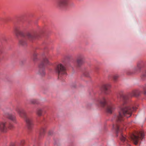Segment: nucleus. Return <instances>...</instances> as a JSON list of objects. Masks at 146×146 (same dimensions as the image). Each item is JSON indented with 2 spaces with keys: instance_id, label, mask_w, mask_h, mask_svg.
<instances>
[{
  "instance_id": "obj_1",
  "label": "nucleus",
  "mask_w": 146,
  "mask_h": 146,
  "mask_svg": "<svg viewBox=\"0 0 146 146\" xmlns=\"http://www.w3.org/2000/svg\"><path fill=\"white\" fill-rule=\"evenodd\" d=\"M118 98H119L122 100V102L119 107L120 110L118 115L115 116V119L116 124L113 125V128L115 129L117 134L119 131V127L117 123L121 122L124 119V116L127 118L129 117L131 115L132 112L133 111H135L137 109L136 107H133L132 108L130 107L131 104L127 101V97L122 94L118 95L117 96Z\"/></svg>"
},
{
  "instance_id": "obj_2",
  "label": "nucleus",
  "mask_w": 146,
  "mask_h": 146,
  "mask_svg": "<svg viewBox=\"0 0 146 146\" xmlns=\"http://www.w3.org/2000/svg\"><path fill=\"white\" fill-rule=\"evenodd\" d=\"M14 33L17 36L19 35L21 36V38L19 40V44L23 45L27 44V39L28 38L30 40H32L36 38V35L35 33H27L26 35H24L23 33L18 28L14 29Z\"/></svg>"
},
{
  "instance_id": "obj_3",
  "label": "nucleus",
  "mask_w": 146,
  "mask_h": 146,
  "mask_svg": "<svg viewBox=\"0 0 146 146\" xmlns=\"http://www.w3.org/2000/svg\"><path fill=\"white\" fill-rule=\"evenodd\" d=\"M96 102L97 104H100L102 107H104L106 105H107L106 108L107 112L110 113H111L115 109L114 105L111 103H107V98L105 97H102L96 99Z\"/></svg>"
},
{
  "instance_id": "obj_4",
  "label": "nucleus",
  "mask_w": 146,
  "mask_h": 146,
  "mask_svg": "<svg viewBox=\"0 0 146 146\" xmlns=\"http://www.w3.org/2000/svg\"><path fill=\"white\" fill-rule=\"evenodd\" d=\"M16 110L21 117L25 119L28 128L29 130H31L33 126L32 119L31 118L27 117L26 113L23 109L17 107Z\"/></svg>"
},
{
  "instance_id": "obj_5",
  "label": "nucleus",
  "mask_w": 146,
  "mask_h": 146,
  "mask_svg": "<svg viewBox=\"0 0 146 146\" xmlns=\"http://www.w3.org/2000/svg\"><path fill=\"white\" fill-rule=\"evenodd\" d=\"M144 135L143 131L137 132L135 134H132L130 136V138L135 145L138 144L140 139L142 140L144 137Z\"/></svg>"
},
{
  "instance_id": "obj_6",
  "label": "nucleus",
  "mask_w": 146,
  "mask_h": 146,
  "mask_svg": "<svg viewBox=\"0 0 146 146\" xmlns=\"http://www.w3.org/2000/svg\"><path fill=\"white\" fill-rule=\"evenodd\" d=\"M55 71L58 74V78H60L62 76L66 74V69L62 64L60 63L58 64L55 68Z\"/></svg>"
},
{
  "instance_id": "obj_7",
  "label": "nucleus",
  "mask_w": 146,
  "mask_h": 146,
  "mask_svg": "<svg viewBox=\"0 0 146 146\" xmlns=\"http://www.w3.org/2000/svg\"><path fill=\"white\" fill-rule=\"evenodd\" d=\"M48 60L46 57L43 58L42 61L40 64L38 66V70L37 73L42 76L45 74V65L48 63Z\"/></svg>"
},
{
  "instance_id": "obj_8",
  "label": "nucleus",
  "mask_w": 146,
  "mask_h": 146,
  "mask_svg": "<svg viewBox=\"0 0 146 146\" xmlns=\"http://www.w3.org/2000/svg\"><path fill=\"white\" fill-rule=\"evenodd\" d=\"M69 0H58L57 2V6L60 8H63L68 5Z\"/></svg>"
},
{
  "instance_id": "obj_9",
  "label": "nucleus",
  "mask_w": 146,
  "mask_h": 146,
  "mask_svg": "<svg viewBox=\"0 0 146 146\" xmlns=\"http://www.w3.org/2000/svg\"><path fill=\"white\" fill-rule=\"evenodd\" d=\"M3 116L7 118L13 122L15 121V116L11 114H10L7 112H4Z\"/></svg>"
},
{
  "instance_id": "obj_10",
  "label": "nucleus",
  "mask_w": 146,
  "mask_h": 146,
  "mask_svg": "<svg viewBox=\"0 0 146 146\" xmlns=\"http://www.w3.org/2000/svg\"><path fill=\"white\" fill-rule=\"evenodd\" d=\"M6 122L5 121H0V131L5 132L7 131V127L6 125Z\"/></svg>"
},
{
  "instance_id": "obj_11",
  "label": "nucleus",
  "mask_w": 146,
  "mask_h": 146,
  "mask_svg": "<svg viewBox=\"0 0 146 146\" xmlns=\"http://www.w3.org/2000/svg\"><path fill=\"white\" fill-rule=\"evenodd\" d=\"M111 85L109 84H107L103 85L101 89L106 94H108L110 92L109 89L110 88Z\"/></svg>"
},
{
  "instance_id": "obj_12",
  "label": "nucleus",
  "mask_w": 146,
  "mask_h": 146,
  "mask_svg": "<svg viewBox=\"0 0 146 146\" xmlns=\"http://www.w3.org/2000/svg\"><path fill=\"white\" fill-rule=\"evenodd\" d=\"M45 133V129L43 128H42L40 130L39 133V137H41L44 135Z\"/></svg>"
},
{
  "instance_id": "obj_13",
  "label": "nucleus",
  "mask_w": 146,
  "mask_h": 146,
  "mask_svg": "<svg viewBox=\"0 0 146 146\" xmlns=\"http://www.w3.org/2000/svg\"><path fill=\"white\" fill-rule=\"evenodd\" d=\"M120 139L121 141L123 142L125 141L127 142V138L125 137V135H123L122 133H121Z\"/></svg>"
},
{
  "instance_id": "obj_14",
  "label": "nucleus",
  "mask_w": 146,
  "mask_h": 146,
  "mask_svg": "<svg viewBox=\"0 0 146 146\" xmlns=\"http://www.w3.org/2000/svg\"><path fill=\"white\" fill-rule=\"evenodd\" d=\"M83 58H78L77 60V64L78 66H80L83 63Z\"/></svg>"
},
{
  "instance_id": "obj_15",
  "label": "nucleus",
  "mask_w": 146,
  "mask_h": 146,
  "mask_svg": "<svg viewBox=\"0 0 146 146\" xmlns=\"http://www.w3.org/2000/svg\"><path fill=\"white\" fill-rule=\"evenodd\" d=\"M42 109L38 108L36 111V114L39 116H41L42 115Z\"/></svg>"
},
{
  "instance_id": "obj_16",
  "label": "nucleus",
  "mask_w": 146,
  "mask_h": 146,
  "mask_svg": "<svg viewBox=\"0 0 146 146\" xmlns=\"http://www.w3.org/2000/svg\"><path fill=\"white\" fill-rule=\"evenodd\" d=\"M119 77V76L117 74H115L113 76V79L114 80L116 81Z\"/></svg>"
},
{
  "instance_id": "obj_17",
  "label": "nucleus",
  "mask_w": 146,
  "mask_h": 146,
  "mask_svg": "<svg viewBox=\"0 0 146 146\" xmlns=\"http://www.w3.org/2000/svg\"><path fill=\"white\" fill-rule=\"evenodd\" d=\"M30 102L32 104H35L37 103V101L35 99H33L30 100Z\"/></svg>"
},
{
  "instance_id": "obj_18",
  "label": "nucleus",
  "mask_w": 146,
  "mask_h": 146,
  "mask_svg": "<svg viewBox=\"0 0 146 146\" xmlns=\"http://www.w3.org/2000/svg\"><path fill=\"white\" fill-rule=\"evenodd\" d=\"M37 56V54L36 53H35L33 55V59L34 60H35L36 59V57Z\"/></svg>"
},
{
  "instance_id": "obj_19",
  "label": "nucleus",
  "mask_w": 146,
  "mask_h": 146,
  "mask_svg": "<svg viewBox=\"0 0 146 146\" xmlns=\"http://www.w3.org/2000/svg\"><path fill=\"white\" fill-rule=\"evenodd\" d=\"M84 75L87 77H88L89 76V73L88 72H86L84 73Z\"/></svg>"
},
{
  "instance_id": "obj_20",
  "label": "nucleus",
  "mask_w": 146,
  "mask_h": 146,
  "mask_svg": "<svg viewBox=\"0 0 146 146\" xmlns=\"http://www.w3.org/2000/svg\"><path fill=\"white\" fill-rule=\"evenodd\" d=\"M25 143V141L24 140H22L21 141L20 145L21 146H23Z\"/></svg>"
},
{
  "instance_id": "obj_21",
  "label": "nucleus",
  "mask_w": 146,
  "mask_h": 146,
  "mask_svg": "<svg viewBox=\"0 0 146 146\" xmlns=\"http://www.w3.org/2000/svg\"><path fill=\"white\" fill-rule=\"evenodd\" d=\"M136 95V94L135 93V92H132V93L131 94V96H135Z\"/></svg>"
},
{
  "instance_id": "obj_22",
  "label": "nucleus",
  "mask_w": 146,
  "mask_h": 146,
  "mask_svg": "<svg viewBox=\"0 0 146 146\" xmlns=\"http://www.w3.org/2000/svg\"><path fill=\"white\" fill-rule=\"evenodd\" d=\"M53 133V132L52 131H50L48 132V135H51Z\"/></svg>"
},
{
  "instance_id": "obj_23",
  "label": "nucleus",
  "mask_w": 146,
  "mask_h": 146,
  "mask_svg": "<svg viewBox=\"0 0 146 146\" xmlns=\"http://www.w3.org/2000/svg\"><path fill=\"white\" fill-rule=\"evenodd\" d=\"M9 128H10V129H12L13 128V126L11 124H10L9 125Z\"/></svg>"
},
{
  "instance_id": "obj_24",
  "label": "nucleus",
  "mask_w": 146,
  "mask_h": 146,
  "mask_svg": "<svg viewBox=\"0 0 146 146\" xmlns=\"http://www.w3.org/2000/svg\"><path fill=\"white\" fill-rule=\"evenodd\" d=\"M143 89L144 91V94L146 95V88H144Z\"/></svg>"
},
{
  "instance_id": "obj_25",
  "label": "nucleus",
  "mask_w": 146,
  "mask_h": 146,
  "mask_svg": "<svg viewBox=\"0 0 146 146\" xmlns=\"http://www.w3.org/2000/svg\"><path fill=\"white\" fill-rule=\"evenodd\" d=\"M142 77H146V72L144 73Z\"/></svg>"
}]
</instances>
